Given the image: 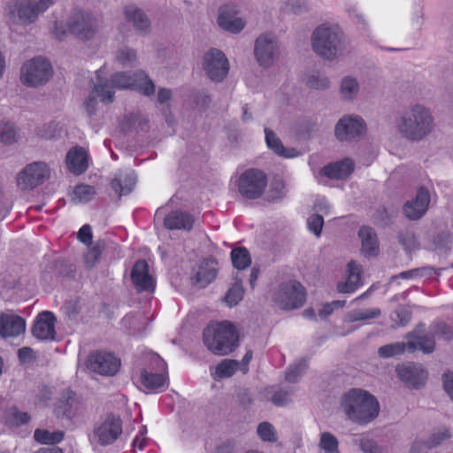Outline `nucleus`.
Wrapping results in <instances>:
<instances>
[{"label": "nucleus", "mask_w": 453, "mask_h": 453, "mask_svg": "<svg viewBox=\"0 0 453 453\" xmlns=\"http://www.w3.org/2000/svg\"><path fill=\"white\" fill-rule=\"evenodd\" d=\"M244 288L241 280H235L232 286L226 291L223 301L228 307L237 305L244 296Z\"/></svg>", "instance_id": "obj_38"}, {"label": "nucleus", "mask_w": 453, "mask_h": 453, "mask_svg": "<svg viewBox=\"0 0 453 453\" xmlns=\"http://www.w3.org/2000/svg\"><path fill=\"white\" fill-rule=\"evenodd\" d=\"M116 59L124 66L132 65L137 60L136 50L127 46L122 47L118 50Z\"/></svg>", "instance_id": "obj_51"}, {"label": "nucleus", "mask_w": 453, "mask_h": 453, "mask_svg": "<svg viewBox=\"0 0 453 453\" xmlns=\"http://www.w3.org/2000/svg\"><path fill=\"white\" fill-rule=\"evenodd\" d=\"M50 168L43 162L27 165L17 177V185L22 190L33 189L50 178Z\"/></svg>", "instance_id": "obj_14"}, {"label": "nucleus", "mask_w": 453, "mask_h": 453, "mask_svg": "<svg viewBox=\"0 0 453 453\" xmlns=\"http://www.w3.org/2000/svg\"><path fill=\"white\" fill-rule=\"evenodd\" d=\"M110 81L114 89L134 88V73L133 74L124 72L116 73L111 77Z\"/></svg>", "instance_id": "obj_44"}, {"label": "nucleus", "mask_w": 453, "mask_h": 453, "mask_svg": "<svg viewBox=\"0 0 453 453\" xmlns=\"http://www.w3.org/2000/svg\"><path fill=\"white\" fill-rule=\"evenodd\" d=\"M19 360L22 365L32 364L36 361V354L30 347H23L18 350Z\"/></svg>", "instance_id": "obj_60"}, {"label": "nucleus", "mask_w": 453, "mask_h": 453, "mask_svg": "<svg viewBox=\"0 0 453 453\" xmlns=\"http://www.w3.org/2000/svg\"><path fill=\"white\" fill-rule=\"evenodd\" d=\"M9 422L13 426H19L26 424L29 420V416L27 412L20 411L17 408H11L8 411Z\"/></svg>", "instance_id": "obj_55"}, {"label": "nucleus", "mask_w": 453, "mask_h": 453, "mask_svg": "<svg viewBox=\"0 0 453 453\" xmlns=\"http://www.w3.org/2000/svg\"><path fill=\"white\" fill-rule=\"evenodd\" d=\"M324 225L323 216L319 213L311 215L307 219L308 229L317 237L320 236Z\"/></svg>", "instance_id": "obj_54"}, {"label": "nucleus", "mask_w": 453, "mask_h": 453, "mask_svg": "<svg viewBox=\"0 0 453 453\" xmlns=\"http://www.w3.org/2000/svg\"><path fill=\"white\" fill-rule=\"evenodd\" d=\"M194 221V218L189 213L174 211L165 218L164 224L168 229L189 231L193 227Z\"/></svg>", "instance_id": "obj_30"}, {"label": "nucleus", "mask_w": 453, "mask_h": 453, "mask_svg": "<svg viewBox=\"0 0 453 453\" xmlns=\"http://www.w3.org/2000/svg\"><path fill=\"white\" fill-rule=\"evenodd\" d=\"M305 300L306 293L304 288L295 280L280 284L273 294V302L285 311L302 307Z\"/></svg>", "instance_id": "obj_8"}, {"label": "nucleus", "mask_w": 453, "mask_h": 453, "mask_svg": "<svg viewBox=\"0 0 453 453\" xmlns=\"http://www.w3.org/2000/svg\"><path fill=\"white\" fill-rule=\"evenodd\" d=\"M235 9L232 6L223 5L219 9L217 23L223 30L238 34L242 31L246 26V21L238 17Z\"/></svg>", "instance_id": "obj_19"}, {"label": "nucleus", "mask_w": 453, "mask_h": 453, "mask_svg": "<svg viewBox=\"0 0 453 453\" xmlns=\"http://www.w3.org/2000/svg\"><path fill=\"white\" fill-rule=\"evenodd\" d=\"M434 335L415 336L407 342L408 350L413 352L417 349L422 350L424 353H431L434 349L435 342Z\"/></svg>", "instance_id": "obj_36"}, {"label": "nucleus", "mask_w": 453, "mask_h": 453, "mask_svg": "<svg viewBox=\"0 0 453 453\" xmlns=\"http://www.w3.org/2000/svg\"><path fill=\"white\" fill-rule=\"evenodd\" d=\"M308 368V362L305 359H302L297 363L290 365L286 371V380L288 382L294 383L304 373Z\"/></svg>", "instance_id": "obj_49"}, {"label": "nucleus", "mask_w": 453, "mask_h": 453, "mask_svg": "<svg viewBox=\"0 0 453 453\" xmlns=\"http://www.w3.org/2000/svg\"><path fill=\"white\" fill-rule=\"evenodd\" d=\"M237 185L240 194L244 198L257 199L265 192L267 178L260 170L249 169L239 176Z\"/></svg>", "instance_id": "obj_11"}, {"label": "nucleus", "mask_w": 453, "mask_h": 453, "mask_svg": "<svg viewBox=\"0 0 453 453\" xmlns=\"http://www.w3.org/2000/svg\"><path fill=\"white\" fill-rule=\"evenodd\" d=\"M26 329L25 320L15 315L0 316V336L15 337L24 333Z\"/></svg>", "instance_id": "obj_26"}, {"label": "nucleus", "mask_w": 453, "mask_h": 453, "mask_svg": "<svg viewBox=\"0 0 453 453\" xmlns=\"http://www.w3.org/2000/svg\"><path fill=\"white\" fill-rule=\"evenodd\" d=\"M361 242V252L365 257H375L379 253V241L377 234L371 226H363L358 231Z\"/></svg>", "instance_id": "obj_25"}, {"label": "nucleus", "mask_w": 453, "mask_h": 453, "mask_svg": "<svg viewBox=\"0 0 453 453\" xmlns=\"http://www.w3.org/2000/svg\"><path fill=\"white\" fill-rule=\"evenodd\" d=\"M64 432L36 429L34 434L35 440L41 444H57L64 438Z\"/></svg>", "instance_id": "obj_39"}, {"label": "nucleus", "mask_w": 453, "mask_h": 453, "mask_svg": "<svg viewBox=\"0 0 453 453\" xmlns=\"http://www.w3.org/2000/svg\"><path fill=\"white\" fill-rule=\"evenodd\" d=\"M202 68L209 80L213 82H221L229 73L230 64L223 51L211 48L203 56Z\"/></svg>", "instance_id": "obj_9"}, {"label": "nucleus", "mask_w": 453, "mask_h": 453, "mask_svg": "<svg viewBox=\"0 0 453 453\" xmlns=\"http://www.w3.org/2000/svg\"><path fill=\"white\" fill-rule=\"evenodd\" d=\"M100 72L96 73V81L93 86V95H96L98 100L104 104H111L114 100L115 89L110 80L101 77Z\"/></svg>", "instance_id": "obj_31"}, {"label": "nucleus", "mask_w": 453, "mask_h": 453, "mask_svg": "<svg viewBox=\"0 0 453 453\" xmlns=\"http://www.w3.org/2000/svg\"><path fill=\"white\" fill-rule=\"evenodd\" d=\"M125 19L134 27L142 33L149 34L151 30V21L145 12L134 3H129L123 7Z\"/></svg>", "instance_id": "obj_20"}, {"label": "nucleus", "mask_w": 453, "mask_h": 453, "mask_svg": "<svg viewBox=\"0 0 453 453\" xmlns=\"http://www.w3.org/2000/svg\"><path fill=\"white\" fill-rule=\"evenodd\" d=\"M55 2L56 0H10L5 7V16L14 26L31 27L39 21Z\"/></svg>", "instance_id": "obj_4"}, {"label": "nucleus", "mask_w": 453, "mask_h": 453, "mask_svg": "<svg viewBox=\"0 0 453 453\" xmlns=\"http://www.w3.org/2000/svg\"><path fill=\"white\" fill-rule=\"evenodd\" d=\"M96 95L93 92L88 95V98L84 101L83 106L88 114H94L96 111L97 100Z\"/></svg>", "instance_id": "obj_62"}, {"label": "nucleus", "mask_w": 453, "mask_h": 453, "mask_svg": "<svg viewBox=\"0 0 453 453\" xmlns=\"http://www.w3.org/2000/svg\"><path fill=\"white\" fill-rule=\"evenodd\" d=\"M311 44L315 54L327 61L340 58L347 48L343 30L338 24L334 23L318 26L311 34Z\"/></svg>", "instance_id": "obj_3"}, {"label": "nucleus", "mask_w": 453, "mask_h": 453, "mask_svg": "<svg viewBox=\"0 0 453 453\" xmlns=\"http://www.w3.org/2000/svg\"><path fill=\"white\" fill-rule=\"evenodd\" d=\"M218 274V264L214 259H204L194 270L191 277L194 285L205 288L211 283Z\"/></svg>", "instance_id": "obj_22"}, {"label": "nucleus", "mask_w": 453, "mask_h": 453, "mask_svg": "<svg viewBox=\"0 0 453 453\" xmlns=\"http://www.w3.org/2000/svg\"><path fill=\"white\" fill-rule=\"evenodd\" d=\"M120 365V359L108 352H93L89 354L86 361L88 370L103 376L115 375Z\"/></svg>", "instance_id": "obj_16"}, {"label": "nucleus", "mask_w": 453, "mask_h": 453, "mask_svg": "<svg viewBox=\"0 0 453 453\" xmlns=\"http://www.w3.org/2000/svg\"><path fill=\"white\" fill-rule=\"evenodd\" d=\"M354 161L347 157L325 165L320 170V174L332 180H342L349 177L354 172Z\"/></svg>", "instance_id": "obj_24"}, {"label": "nucleus", "mask_w": 453, "mask_h": 453, "mask_svg": "<svg viewBox=\"0 0 453 453\" xmlns=\"http://www.w3.org/2000/svg\"><path fill=\"white\" fill-rule=\"evenodd\" d=\"M434 336L441 337L444 340H450L453 338V331L451 328L444 323H439L435 325L430 331Z\"/></svg>", "instance_id": "obj_59"}, {"label": "nucleus", "mask_w": 453, "mask_h": 453, "mask_svg": "<svg viewBox=\"0 0 453 453\" xmlns=\"http://www.w3.org/2000/svg\"><path fill=\"white\" fill-rule=\"evenodd\" d=\"M132 281L139 291H152L154 289V280L149 273V265L145 260L137 261L131 273Z\"/></svg>", "instance_id": "obj_23"}, {"label": "nucleus", "mask_w": 453, "mask_h": 453, "mask_svg": "<svg viewBox=\"0 0 453 453\" xmlns=\"http://www.w3.org/2000/svg\"><path fill=\"white\" fill-rule=\"evenodd\" d=\"M293 390L279 389L272 396V402L277 406H284L291 400Z\"/></svg>", "instance_id": "obj_56"}, {"label": "nucleus", "mask_w": 453, "mask_h": 453, "mask_svg": "<svg viewBox=\"0 0 453 453\" xmlns=\"http://www.w3.org/2000/svg\"><path fill=\"white\" fill-rule=\"evenodd\" d=\"M450 437V433L448 430L438 432L434 434L426 442L427 448H433L440 444L442 441Z\"/></svg>", "instance_id": "obj_61"}, {"label": "nucleus", "mask_w": 453, "mask_h": 453, "mask_svg": "<svg viewBox=\"0 0 453 453\" xmlns=\"http://www.w3.org/2000/svg\"><path fill=\"white\" fill-rule=\"evenodd\" d=\"M19 133L16 127L12 123L0 125V141L4 144H12L18 141Z\"/></svg>", "instance_id": "obj_48"}, {"label": "nucleus", "mask_w": 453, "mask_h": 453, "mask_svg": "<svg viewBox=\"0 0 453 453\" xmlns=\"http://www.w3.org/2000/svg\"><path fill=\"white\" fill-rule=\"evenodd\" d=\"M360 85L357 78L345 76L340 83V95L346 101H353L358 95Z\"/></svg>", "instance_id": "obj_35"}, {"label": "nucleus", "mask_w": 453, "mask_h": 453, "mask_svg": "<svg viewBox=\"0 0 453 453\" xmlns=\"http://www.w3.org/2000/svg\"><path fill=\"white\" fill-rule=\"evenodd\" d=\"M67 27L69 31L79 39L88 41L96 35L99 24L96 18L91 13L78 11L71 15Z\"/></svg>", "instance_id": "obj_12"}, {"label": "nucleus", "mask_w": 453, "mask_h": 453, "mask_svg": "<svg viewBox=\"0 0 453 453\" xmlns=\"http://www.w3.org/2000/svg\"><path fill=\"white\" fill-rule=\"evenodd\" d=\"M104 248L105 242L98 241L84 254V264L88 269H92L96 265Z\"/></svg>", "instance_id": "obj_43"}, {"label": "nucleus", "mask_w": 453, "mask_h": 453, "mask_svg": "<svg viewBox=\"0 0 453 453\" xmlns=\"http://www.w3.org/2000/svg\"><path fill=\"white\" fill-rule=\"evenodd\" d=\"M146 96H150L155 94L156 87L154 82L142 72L138 71L134 73V88Z\"/></svg>", "instance_id": "obj_37"}, {"label": "nucleus", "mask_w": 453, "mask_h": 453, "mask_svg": "<svg viewBox=\"0 0 453 453\" xmlns=\"http://www.w3.org/2000/svg\"><path fill=\"white\" fill-rule=\"evenodd\" d=\"M55 316L50 311H43L38 315L32 334L38 340L50 341L55 338Z\"/></svg>", "instance_id": "obj_21"}, {"label": "nucleus", "mask_w": 453, "mask_h": 453, "mask_svg": "<svg viewBox=\"0 0 453 453\" xmlns=\"http://www.w3.org/2000/svg\"><path fill=\"white\" fill-rule=\"evenodd\" d=\"M152 359L157 365V372L145 368L142 369L139 379L140 384L149 391H157L166 388L168 386L166 364L157 355H154Z\"/></svg>", "instance_id": "obj_15"}, {"label": "nucleus", "mask_w": 453, "mask_h": 453, "mask_svg": "<svg viewBox=\"0 0 453 453\" xmlns=\"http://www.w3.org/2000/svg\"><path fill=\"white\" fill-rule=\"evenodd\" d=\"M285 183L281 179H274L270 187L272 199H280L285 196Z\"/></svg>", "instance_id": "obj_58"}, {"label": "nucleus", "mask_w": 453, "mask_h": 453, "mask_svg": "<svg viewBox=\"0 0 453 453\" xmlns=\"http://www.w3.org/2000/svg\"><path fill=\"white\" fill-rule=\"evenodd\" d=\"M121 434L120 418L111 414L94 426L92 439L101 446H107L117 441Z\"/></svg>", "instance_id": "obj_13"}, {"label": "nucleus", "mask_w": 453, "mask_h": 453, "mask_svg": "<svg viewBox=\"0 0 453 453\" xmlns=\"http://www.w3.org/2000/svg\"><path fill=\"white\" fill-rule=\"evenodd\" d=\"M399 379L408 387L418 388L424 385L427 379L426 371L418 365L403 364L396 367Z\"/></svg>", "instance_id": "obj_18"}, {"label": "nucleus", "mask_w": 453, "mask_h": 453, "mask_svg": "<svg viewBox=\"0 0 453 453\" xmlns=\"http://www.w3.org/2000/svg\"><path fill=\"white\" fill-rule=\"evenodd\" d=\"M265 134L268 148L279 157L284 158H294L300 156L301 153L296 149L285 147L273 131L269 128H265Z\"/></svg>", "instance_id": "obj_29"}, {"label": "nucleus", "mask_w": 453, "mask_h": 453, "mask_svg": "<svg viewBox=\"0 0 453 453\" xmlns=\"http://www.w3.org/2000/svg\"><path fill=\"white\" fill-rule=\"evenodd\" d=\"M53 75L50 63L42 57L34 58L24 63L20 72L21 82L31 88L47 83Z\"/></svg>", "instance_id": "obj_7"}, {"label": "nucleus", "mask_w": 453, "mask_h": 453, "mask_svg": "<svg viewBox=\"0 0 453 453\" xmlns=\"http://www.w3.org/2000/svg\"><path fill=\"white\" fill-rule=\"evenodd\" d=\"M408 350L407 342H394L386 344L378 349V355L382 358H390L395 356H399Z\"/></svg>", "instance_id": "obj_42"}, {"label": "nucleus", "mask_w": 453, "mask_h": 453, "mask_svg": "<svg viewBox=\"0 0 453 453\" xmlns=\"http://www.w3.org/2000/svg\"><path fill=\"white\" fill-rule=\"evenodd\" d=\"M203 343L215 355H228L238 345L237 331L229 321L210 324L203 331Z\"/></svg>", "instance_id": "obj_5"}, {"label": "nucleus", "mask_w": 453, "mask_h": 453, "mask_svg": "<svg viewBox=\"0 0 453 453\" xmlns=\"http://www.w3.org/2000/svg\"><path fill=\"white\" fill-rule=\"evenodd\" d=\"M305 84L310 88L325 90L330 87V81L326 75L317 73L309 74L305 79Z\"/></svg>", "instance_id": "obj_47"}, {"label": "nucleus", "mask_w": 453, "mask_h": 453, "mask_svg": "<svg viewBox=\"0 0 453 453\" xmlns=\"http://www.w3.org/2000/svg\"><path fill=\"white\" fill-rule=\"evenodd\" d=\"M135 182V175L133 173H129L116 177L111 185L112 189L121 196L128 195L133 190Z\"/></svg>", "instance_id": "obj_33"}, {"label": "nucleus", "mask_w": 453, "mask_h": 453, "mask_svg": "<svg viewBox=\"0 0 453 453\" xmlns=\"http://www.w3.org/2000/svg\"><path fill=\"white\" fill-rule=\"evenodd\" d=\"M443 387L450 399L453 401V373L444 374Z\"/></svg>", "instance_id": "obj_64"}, {"label": "nucleus", "mask_w": 453, "mask_h": 453, "mask_svg": "<svg viewBox=\"0 0 453 453\" xmlns=\"http://www.w3.org/2000/svg\"><path fill=\"white\" fill-rule=\"evenodd\" d=\"M346 281L340 282L337 289L341 293H351L362 284V267L355 261H350L348 265Z\"/></svg>", "instance_id": "obj_28"}, {"label": "nucleus", "mask_w": 453, "mask_h": 453, "mask_svg": "<svg viewBox=\"0 0 453 453\" xmlns=\"http://www.w3.org/2000/svg\"><path fill=\"white\" fill-rule=\"evenodd\" d=\"M366 133L365 119L357 114L342 116L334 127V135L340 142H356L365 137Z\"/></svg>", "instance_id": "obj_10"}, {"label": "nucleus", "mask_w": 453, "mask_h": 453, "mask_svg": "<svg viewBox=\"0 0 453 453\" xmlns=\"http://www.w3.org/2000/svg\"><path fill=\"white\" fill-rule=\"evenodd\" d=\"M363 453H385L384 449L376 441L368 437H363L358 442Z\"/></svg>", "instance_id": "obj_53"}, {"label": "nucleus", "mask_w": 453, "mask_h": 453, "mask_svg": "<svg viewBox=\"0 0 453 453\" xmlns=\"http://www.w3.org/2000/svg\"><path fill=\"white\" fill-rule=\"evenodd\" d=\"M287 6L291 12L296 14L307 12L311 9V4L307 0H288Z\"/></svg>", "instance_id": "obj_57"}, {"label": "nucleus", "mask_w": 453, "mask_h": 453, "mask_svg": "<svg viewBox=\"0 0 453 453\" xmlns=\"http://www.w3.org/2000/svg\"><path fill=\"white\" fill-rule=\"evenodd\" d=\"M319 448L324 453H340L339 441L330 432H323L320 434Z\"/></svg>", "instance_id": "obj_41"}, {"label": "nucleus", "mask_w": 453, "mask_h": 453, "mask_svg": "<svg viewBox=\"0 0 453 453\" xmlns=\"http://www.w3.org/2000/svg\"><path fill=\"white\" fill-rule=\"evenodd\" d=\"M430 201L429 190L425 187H419L415 197L403 204V212L408 219L418 220L426 213Z\"/></svg>", "instance_id": "obj_17"}, {"label": "nucleus", "mask_w": 453, "mask_h": 453, "mask_svg": "<svg viewBox=\"0 0 453 453\" xmlns=\"http://www.w3.org/2000/svg\"><path fill=\"white\" fill-rule=\"evenodd\" d=\"M340 410L348 421L358 426H366L379 417L380 405L372 393L357 388L342 395Z\"/></svg>", "instance_id": "obj_2"}, {"label": "nucleus", "mask_w": 453, "mask_h": 453, "mask_svg": "<svg viewBox=\"0 0 453 453\" xmlns=\"http://www.w3.org/2000/svg\"><path fill=\"white\" fill-rule=\"evenodd\" d=\"M96 192L93 186L80 184L71 193V199L74 203H88L94 198Z\"/></svg>", "instance_id": "obj_40"}, {"label": "nucleus", "mask_w": 453, "mask_h": 453, "mask_svg": "<svg viewBox=\"0 0 453 453\" xmlns=\"http://www.w3.org/2000/svg\"><path fill=\"white\" fill-rule=\"evenodd\" d=\"M195 103L200 108H206L211 103L210 96L205 92H197L195 95Z\"/></svg>", "instance_id": "obj_63"}, {"label": "nucleus", "mask_w": 453, "mask_h": 453, "mask_svg": "<svg viewBox=\"0 0 453 453\" xmlns=\"http://www.w3.org/2000/svg\"><path fill=\"white\" fill-rule=\"evenodd\" d=\"M253 55L257 64L263 68L272 67L280 56V46L273 33H262L255 42Z\"/></svg>", "instance_id": "obj_6"}, {"label": "nucleus", "mask_w": 453, "mask_h": 453, "mask_svg": "<svg viewBox=\"0 0 453 453\" xmlns=\"http://www.w3.org/2000/svg\"><path fill=\"white\" fill-rule=\"evenodd\" d=\"M397 239L399 243L407 252H411L418 248V242L414 233L411 231H402L398 234Z\"/></svg>", "instance_id": "obj_52"}, {"label": "nucleus", "mask_w": 453, "mask_h": 453, "mask_svg": "<svg viewBox=\"0 0 453 453\" xmlns=\"http://www.w3.org/2000/svg\"><path fill=\"white\" fill-rule=\"evenodd\" d=\"M65 163L73 173L79 175L84 173L88 166L86 150L81 147L71 149L66 154Z\"/></svg>", "instance_id": "obj_27"}, {"label": "nucleus", "mask_w": 453, "mask_h": 453, "mask_svg": "<svg viewBox=\"0 0 453 453\" xmlns=\"http://www.w3.org/2000/svg\"><path fill=\"white\" fill-rule=\"evenodd\" d=\"M233 265L238 270H243L250 266L251 258L249 251L245 248H236L231 252Z\"/></svg>", "instance_id": "obj_45"}, {"label": "nucleus", "mask_w": 453, "mask_h": 453, "mask_svg": "<svg viewBox=\"0 0 453 453\" xmlns=\"http://www.w3.org/2000/svg\"><path fill=\"white\" fill-rule=\"evenodd\" d=\"M76 404L74 394L73 392H65L59 398L54 411L59 418H71L75 414Z\"/></svg>", "instance_id": "obj_32"}, {"label": "nucleus", "mask_w": 453, "mask_h": 453, "mask_svg": "<svg viewBox=\"0 0 453 453\" xmlns=\"http://www.w3.org/2000/svg\"><path fill=\"white\" fill-rule=\"evenodd\" d=\"M240 369V362L234 359H224L219 362L212 373L217 380L230 378Z\"/></svg>", "instance_id": "obj_34"}, {"label": "nucleus", "mask_w": 453, "mask_h": 453, "mask_svg": "<svg viewBox=\"0 0 453 453\" xmlns=\"http://www.w3.org/2000/svg\"><path fill=\"white\" fill-rule=\"evenodd\" d=\"M257 434L263 441L273 443L278 441L276 429L267 421H264L257 426Z\"/></svg>", "instance_id": "obj_46"}, {"label": "nucleus", "mask_w": 453, "mask_h": 453, "mask_svg": "<svg viewBox=\"0 0 453 453\" xmlns=\"http://www.w3.org/2000/svg\"><path fill=\"white\" fill-rule=\"evenodd\" d=\"M395 127L404 140L419 142L434 133L435 120L428 107L416 103L405 108L396 118Z\"/></svg>", "instance_id": "obj_1"}, {"label": "nucleus", "mask_w": 453, "mask_h": 453, "mask_svg": "<svg viewBox=\"0 0 453 453\" xmlns=\"http://www.w3.org/2000/svg\"><path fill=\"white\" fill-rule=\"evenodd\" d=\"M380 314L381 311L379 308L355 310L349 314V320L350 322L369 320L378 318Z\"/></svg>", "instance_id": "obj_50"}]
</instances>
